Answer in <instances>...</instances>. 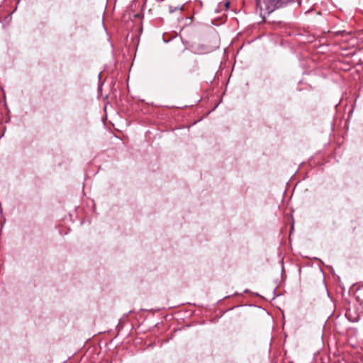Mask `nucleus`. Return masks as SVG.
<instances>
[{
	"mask_svg": "<svg viewBox=\"0 0 363 363\" xmlns=\"http://www.w3.org/2000/svg\"><path fill=\"white\" fill-rule=\"evenodd\" d=\"M180 9H182V8L175 7V8L173 9V7L172 6H169V11H170V13H173L175 11L180 10Z\"/></svg>",
	"mask_w": 363,
	"mask_h": 363,
	"instance_id": "nucleus-2",
	"label": "nucleus"
},
{
	"mask_svg": "<svg viewBox=\"0 0 363 363\" xmlns=\"http://www.w3.org/2000/svg\"><path fill=\"white\" fill-rule=\"evenodd\" d=\"M256 1L261 11H264L270 14L289 1L294 2L298 1V0H256Z\"/></svg>",
	"mask_w": 363,
	"mask_h": 363,
	"instance_id": "nucleus-1",
	"label": "nucleus"
}]
</instances>
